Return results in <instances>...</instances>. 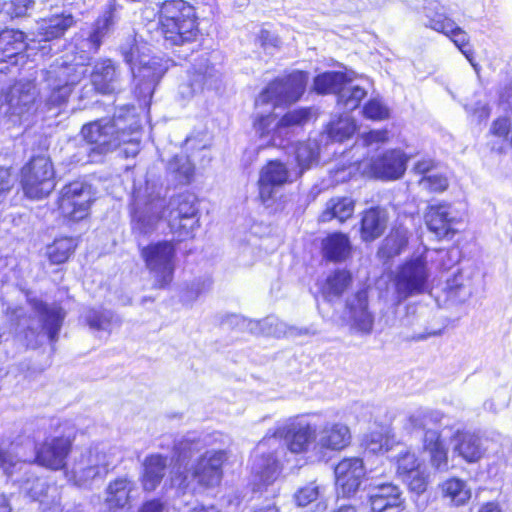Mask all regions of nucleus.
Instances as JSON below:
<instances>
[{
	"mask_svg": "<svg viewBox=\"0 0 512 512\" xmlns=\"http://www.w3.org/2000/svg\"><path fill=\"white\" fill-rule=\"evenodd\" d=\"M116 20L114 9L110 8L105 11L88 32H82L79 36L74 37L75 48L83 54L78 59L75 58L74 62L57 59L46 70L45 80L50 89L46 104L49 108L60 107L67 102L73 87L87 73L85 61L97 53L103 40L113 30Z\"/></svg>",
	"mask_w": 512,
	"mask_h": 512,
	"instance_id": "1",
	"label": "nucleus"
},
{
	"mask_svg": "<svg viewBox=\"0 0 512 512\" xmlns=\"http://www.w3.org/2000/svg\"><path fill=\"white\" fill-rule=\"evenodd\" d=\"M317 430L308 423L289 421L267 434L257 445L252 471L264 484L273 483L280 474V459L287 450L302 453L316 443Z\"/></svg>",
	"mask_w": 512,
	"mask_h": 512,
	"instance_id": "2",
	"label": "nucleus"
},
{
	"mask_svg": "<svg viewBox=\"0 0 512 512\" xmlns=\"http://www.w3.org/2000/svg\"><path fill=\"white\" fill-rule=\"evenodd\" d=\"M117 447L95 446L74 452L67 476L76 486L87 487L96 478L105 477L122 461Z\"/></svg>",
	"mask_w": 512,
	"mask_h": 512,
	"instance_id": "3",
	"label": "nucleus"
},
{
	"mask_svg": "<svg viewBox=\"0 0 512 512\" xmlns=\"http://www.w3.org/2000/svg\"><path fill=\"white\" fill-rule=\"evenodd\" d=\"M160 25L165 41L185 46L199 40L195 9L184 0H166L160 6Z\"/></svg>",
	"mask_w": 512,
	"mask_h": 512,
	"instance_id": "4",
	"label": "nucleus"
},
{
	"mask_svg": "<svg viewBox=\"0 0 512 512\" xmlns=\"http://www.w3.org/2000/svg\"><path fill=\"white\" fill-rule=\"evenodd\" d=\"M126 109V115L115 114L112 119H101L83 126L81 133L87 143L85 148L89 153V161H97L96 156L105 154L119 147L124 139V124L127 122L131 132L138 126L133 116Z\"/></svg>",
	"mask_w": 512,
	"mask_h": 512,
	"instance_id": "5",
	"label": "nucleus"
},
{
	"mask_svg": "<svg viewBox=\"0 0 512 512\" xmlns=\"http://www.w3.org/2000/svg\"><path fill=\"white\" fill-rule=\"evenodd\" d=\"M30 309L33 311L35 317H26L22 314V308L15 309L14 315L17 320V329L24 333L27 340V345L34 347L32 341L33 337L47 336L51 342H55L58 338V333L62 326L65 313L60 306H48L38 299H29Z\"/></svg>",
	"mask_w": 512,
	"mask_h": 512,
	"instance_id": "6",
	"label": "nucleus"
},
{
	"mask_svg": "<svg viewBox=\"0 0 512 512\" xmlns=\"http://www.w3.org/2000/svg\"><path fill=\"white\" fill-rule=\"evenodd\" d=\"M311 116L307 108L295 109L287 112L279 121L272 114L261 115L254 122V128L259 135L260 148L289 147L294 128L302 126Z\"/></svg>",
	"mask_w": 512,
	"mask_h": 512,
	"instance_id": "7",
	"label": "nucleus"
},
{
	"mask_svg": "<svg viewBox=\"0 0 512 512\" xmlns=\"http://www.w3.org/2000/svg\"><path fill=\"white\" fill-rule=\"evenodd\" d=\"M133 199L132 232L135 235H151L157 230L160 221L165 218V200L161 197L160 189L146 182L144 190L142 188L134 190Z\"/></svg>",
	"mask_w": 512,
	"mask_h": 512,
	"instance_id": "8",
	"label": "nucleus"
},
{
	"mask_svg": "<svg viewBox=\"0 0 512 512\" xmlns=\"http://www.w3.org/2000/svg\"><path fill=\"white\" fill-rule=\"evenodd\" d=\"M140 256L149 273L152 287L164 289L174 278L177 250L173 241L152 242L140 250Z\"/></svg>",
	"mask_w": 512,
	"mask_h": 512,
	"instance_id": "9",
	"label": "nucleus"
},
{
	"mask_svg": "<svg viewBox=\"0 0 512 512\" xmlns=\"http://www.w3.org/2000/svg\"><path fill=\"white\" fill-rule=\"evenodd\" d=\"M164 216L171 233L179 240L193 237L199 227L196 196L182 193L171 197L168 204H165Z\"/></svg>",
	"mask_w": 512,
	"mask_h": 512,
	"instance_id": "10",
	"label": "nucleus"
},
{
	"mask_svg": "<svg viewBox=\"0 0 512 512\" xmlns=\"http://www.w3.org/2000/svg\"><path fill=\"white\" fill-rule=\"evenodd\" d=\"M222 82V72L205 56L199 57L179 84L176 97L185 104L205 90H216Z\"/></svg>",
	"mask_w": 512,
	"mask_h": 512,
	"instance_id": "11",
	"label": "nucleus"
},
{
	"mask_svg": "<svg viewBox=\"0 0 512 512\" xmlns=\"http://www.w3.org/2000/svg\"><path fill=\"white\" fill-rule=\"evenodd\" d=\"M226 459L223 450H207L197 462L173 478V483L180 488H188L192 482L205 487L217 485L222 477V464Z\"/></svg>",
	"mask_w": 512,
	"mask_h": 512,
	"instance_id": "12",
	"label": "nucleus"
},
{
	"mask_svg": "<svg viewBox=\"0 0 512 512\" xmlns=\"http://www.w3.org/2000/svg\"><path fill=\"white\" fill-rule=\"evenodd\" d=\"M308 81V74L293 71L270 82L255 101L256 106L271 104L272 107L291 104L303 95Z\"/></svg>",
	"mask_w": 512,
	"mask_h": 512,
	"instance_id": "13",
	"label": "nucleus"
},
{
	"mask_svg": "<svg viewBox=\"0 0 512 512\" xmlns=\"http://www.w3.org/2000/svg\"><path fill=\"white\" fill-rule=\"evenodd\" d=\"M53 165L49 158L37 156L30 160L21 171V185L25 195L31 199L48 196L55 187Z\"/></svg>",
	"mask_w": 512,
	"mask_h": 512,
	"instance_id": "14",
	"label": "nucleus"
},
{
	"mask_svg": "<svg viewBox=\"0 0 512 512\" xmlns=\"http://www.w3.org/2000/svg\"><path fill=\"white\" fill-rule=\"evenodd\" d=\"M136 50L131 48L129 52H123L125 61L130 65L131 72L136 81V91L139 97L150 98L155 87L167 71V66L158 58H142L139 65L134 63Z\"/></svg>",
	"mask_w": 512,
	"mask_h": 512,
	"instance_id": "15",
	"label": "nucleus"
},
{
	"mask_svg": "<svg viewBox=\"0 0 512 512\" xmlns=\"http://www.w3.org/2000/svg\"><path fill=\"white\" fill-rule=\"evenodd\" d=\"M93 198L91 185L83 181H74L62 188L59 209L64 217L80 221L88 215Z\"/></svg>",
	"mask_w": 512,
	"mask_h": 512,
	"instance_id": "16",
	"label": "nucleus"
},
{
	"mask_svg": "<svg viewBox=\"0 0 512 512\" xmlns=\"http://www.w3.org/2000/svg\"><path fill=\"white\" fill-rule=\"evenodd\" d=\"M36 88L30 82H17L2 92L0 97V114L21 119L34 111Z\"/></svg>",
	"mask_w": 512,
	"mask_h": 512,
	"instance_id": "17",
	"label": "nucleus"
},
{
	"mask_svg": "<svg viewBox=\"0 0 512 512\" xmlns=\"http://www.w3.org/2000/svg\"><path fill=\"white\" fill-rule=\"evenodd\" d=\"M429 277L426 262L417 257L404 263L398 270L395 285L398 302L423 293Z\"/></svg>",
	"mask_w": 512,
	"mask_h": 512,
	"instance_id": "18",
	"label": "nucleus"
},
{
	"mask_svg": "<svg viewBox=\"0 0 512 512\" xmlns=\"http://www.w3.org/2000/svg\"><path fill=\"white\" fill-rule=\"evenodd\" d=\"M428 229L438 238H452L462 222L461 213L449 203L431 204L424 214Z\"/></svg>",
	"mask_w": 512,
	"mask_h": 512,
	"instance_id": "19",
	"label": "nucleus"
},
{
	"mask_svg": "<svg viewBox=\"0 0 512 512\" xmlns=\"http://www.w3.org/2000/svg\"><path fill=\"white\" fill-rule=\"evenodd\" d=\"M71 447L72 441L68 437L46 439L36 449L35 462L51 470H61L66 466Z\"/></svg>",
	"mask_w": 512,
	"mask_h": 512,
	"instance_id": "20",
	"label": "nucleus"
},
{
	"mask_svg": "<svg viewBox=\"0 0 512 512\" xmlns=\"http://www.w3.org/2000/svg\"><path fill=\"white\" fill-rule=\"evenodd\" d=\"M365 475L360 458H345L335 467L336 486L339 496L351 497L358 490Z\"/></svg>",
	"mask_w": 512,
	"mask_h": 512,
	"instance_id": "21",
	"label": "nucleus"
},
{
	"mask_svg": "<svg viewBox=\"0 0 512 512\" xmlns=\"http://www.w3.org/2000/svg\"><path fill=\"white\" fill-rule=\"evenodd\" d=\"M23 489L32 500L39 502L42 512H62L61 488L55 483L35 478L27 480Z\"/></svg>",
	"mask_w": 512,
	"mask_h": 512,
	"instance_id": "22",
	"label": "nucleus"
},
{
	"mask_svg": "<svg viewBox=\"0 0 512 512\" xmlns=\"http://www.w3.org/2000/svg\"><path fill=\"white\" fill-rule=\"evenodd\" d=\"M346 315L352 332L362 335L371 333L374 318L368 310V295L365 290L358 291L347 300Z\"/></svg>",
	"mask_w": 512,
	"mask_h": 512,
	"instance_id": "23",
	"label": "nucleus"
},
{
	"mask_svg": "<svg viewBox=\"0 0 512 512\" xmlns=\"http://www.w3.org/2000/svg\"><path fill=\"white\" fill-rule=\"evenodd\" d=\"M74 24L75 20L72 14L56 11L37 21L35 30L32 32V40L50 42L61 38Z\"/></svg>",
	"mask_w": 512,
	"mask_h": 512,
	"instance_id": "24",
	"label": "nucleus"
},
{
	"mask_svg": "<svg viewBox=\"0 0 512 512\" xmlns=\"http://www.w3.org/2000/svg\"><path fill=\"white\" fill-rule=\"evenodd\" d=\"M289 172L284 164L274 160L265 165L259 175V197L263 204L273 199L277 189L288 182Z\"/></svg>",
	"mask_w": 512,
	"mask_h": 512,
	"instance_id": "25",
	"label": "nucleus"
},
{
	"mask_svg": "<svg viewBox=\"0 0 512 512\" xmlns=\"http://www.w3.org/2000/svg\"><path fill=\"white\" fill-rule=\"evenodd\" d=\"M232 319L236 324L247 327L251 333H262L268 336L283 337L308 334V329H298L288 326L286 323L274 316L266 317L261 321L248 320L244 317L234 315Z\"/></svg>",
	"mask_w": 512,
	"mask_h": 512,
	"instance_id": "26",
	"label": "nucleus"
},
{
	"mask_svg": "<svg viewBox=\"0 0 512 512\" xmlns=\"http://www.w3.org/2000/svg\"><path fill=\"white\" fill-rule=\"evenodd\" d=\"M408 157L399 150L393 149L385 152L371 163V170L376 178L383 180H396L406 171Z\"/></svg>",
	"mask_w": 512,
	"mask_h": 512,
	"instance_id": "27",
	"label": "nucleus"
},
{
	"mask_svg": "<svg viewBox=\"0 0 512 512\" xmlns=\"http://www.w3.org/2000/svg\"><path fill=\"white\" fill-rule=\"evenodd\" d=\"M369 500L372 512H402L403 510L401 491L392 483L373 487Z\"/></svg>",
	"mask_w": 512,
	"mask_h": 512,
	"instance_id": "28",
	"label": "nucleus"
},
{
	"mask_svg": "<svg viewBox=\"0 0 512 512\" xmlns=\"http://www.w3.org/2000/svg\"><path fill=\"white\" fill-rule=\"evenodd\" d=\"M91 82L99 93H113L120 88V70L111 59H101L93 66Z\"/></svg>",
	"mask_w": 512,
	"mask_h": 512,
	"instance_id": "29",
	"label": "nucleus"
},
{
	"mask_svg": "<svg viewBox=\"0 0 512 512\" xmlns=\"http://www.w3.org/2000/svg\"><path fill=\"white\" fill-rule=\"evenodd\" d=\"M350 441L351 433L347 425L327 422L317 432L315 448L337 451L347 447Z\"/></svg>",
	"mask_w": 512,
	"mask_h": 512,
	"instance_id": "30",
	"label": "nucleus"
},
{
	"mask_svg": "<svg viewBox=\"0 0 512 512\" xmlns=\"http://www.w3.org/2000/svg\"><path fill=\"white\" fill-rule=\"evenodd\" d=\"M453 453L468 463L478 462L485 453L481 438L471 432L457 431L453 438Z\"/></svg>",
	"mask_w": 512,
	"mask_h": 512,
	"instance_id": "31",
	"label": "nucleus"
},
{
	"mask_svg": "<svg viewBox=\"0 0 512 512\" xmlns=\"http://www.w3.org/2000/svg\"><path fill=\"white\" fill-rule=\"evenodd\" d=\"M221 435L217 432L212 434L189 433L175 444V453L177 461L182 462L193 456L194 453L200 452L204 448L213 446Z\"/></svg>",
	"mask_w": 512,
	"mask_h": 512,
	"instance_id": "32",
	"label": "nucleus"
},
{
	"mask_svg": "<svg viewBox=\"0 0 512 512\" xmlns=\"http://www.w3.org/2000/svg\"><path fill=\"white\" fill-rule=\"evenodd\" d=\"M423 449L429 454L431 466L438 472L449 469L448 451L437 430H427L424 434Z\"/></svg>",
	"mask_w": 512,
	"mask_h": 512,
	"instance_id": "33",
	"label": "nucleus"
},
{
	"mask_svg": "<svg viewBox=\"0 0 512 512\" xmlns=\"http://www.w3.org/2000/svg\"><path fill=\"white\" fill-rule=\"evenodd\" d=\"M135 483L126 476L118 477L109 482L106 488L105 503L110 510L123 509L130 501V493L134 490Z\"/></svg>",
	"mask_w": 512,
	"mask_h": 512,
	"instance_id": "34",
	"label": "nucleus"
},
{
	"mask_svg": "<svg viewBox=\"0 0 512 512\" xmlns=\"http://www.w3.org/2000/svg\"><path fill=\"white\" fill-rule=\"evenodd\" d=\"M167 468V457L160 454H152L143 462L141 483L145 491H154L161 483Z\"/></svg>",
	"mask_w": 512,
	"mask_h": 512,
	"instance_id": "35",
	"label": "nucleus"
},
{
	"mask_svg": "<svg viewBox=\"0 0 512 512\" xmlns=\"http://www.w3.org/2000/svg\"><path fill=\"white\" fill-rule=\"evenodd\" d=\"M387 222L385 209L375 207L365 211L361 220V238L366 242L379 238L384 233Z\"/></svg>",
	"mask_w": 512,
	"mask_h": 512,
	"instance_id": "36",
	"label": "nucleus"
},
{
	"mask_svg": "<svg viewBox=\"0 0 512 512\" xmlns=\"http://www.w3.org/2000/svg\"><path fill=\"white\" fill-rule=\"evenodd\" d=\"M351 252V243L347 235L332 233L322 241V253L326 260L344 261Z\"/></svg>",
	"mask_w": 512,
	"mask_h": 512,
	"instance_id": "37",
	"label": "nucleus"
},
{
	"mask_svg": "<svg viewBox=\"0 0 512 512\" xmlns=\"http://www.w3.org/2000/svg\"><path fill=\"white\" fill-rule=\"evenodd\" d=\"M26 36L22 31L5 29L0 32V62L15 58L27 47Z\"/></svg>",
	"mask_w": 512,
	"mask_h": 512,
	"instance_id": "38",
	"label": "nucleus"
},
{
	"mask_svg": "<svg viewBox=\"0 0 512 512\" xmlns=\"http://www.w3.org/2000/svg\"><path fill=\"white\" fill-rule=\"evenodd\" d=\"M350 284V273L344 269H337L327 276L321 287L322 296L325 300L332 302L340 298Z\"/></svg>",
	"mask_w": 512,
	"mask_h": 512,
	"instance_id": "39",
	"label": "nucleus"
},
{
	"mask_svg": "<svg viewBox=\"0 0 512 512\" xmlns=\"http://www.w3.org/2000/svg\"><path fill=\"white\" fill-rule=\"evenodd\" d=\"M423 13L426 18L425 26L442 34L452 28L455 22L447 16L445 7L437 1L427 3L423 8Z\"/></svg>",
	"mask_w": 512,
	"mask_h": 512,
	"instance_id": "40",
	"label": "nucleus"
},
{
	"mask_svg": "<svg viewBox=\"0 0 512 512\" xmlns=\"http://www.w3.org/2000/svg\"><path fill=\"white\" fill-rule=\"evenodd\" d=\"M446 294L448 300L453 303H465L473 294V284L468 276L459 272L448 279L446 283Z\"/></svg>",
	"mask_w": 512,
	"mask_h": 512,
	"instance_id": "41",
	"label": "nucleus"
},
{
	"mask_svg": "<svg viewBox=\"0 0 512 512\" xmlns=\"http://www.w3.org/2000/svg\"><path fill=\"white\" fill-rule=\"evenodd\" d=\"M354 211V202L348 197H336L330 199L326 204V209L321 214L323 222L337 219L344 222L350 218Z\"/></svg>",
	"mask_w": 512,
	"mask_h": 512,
	"instance_id": "42",
	"label": "nucleus"
},
{
	"mask_svg": "<svg viewBox=\"0 0 512 512\" xmlns=\"http://www.w3.org/2000/svg\"><path fill=\"white\" fill-rule=\"evenodd\" d=\"M442 418L439 411L420 408L408 416L405 427L410 430L423 429L426 432L432 430L429 427L440 423Z\"/></svg>",
	"mask_w": 512,
	"mask_h": 512,
	"instance_id": "43",
	"label": "nucleus"
},
{
	"mask_svg": "<svg viewBox=\"0 0 512 512\" xmlns=\"http://www.w3.org/2000/svg\"><path fill=\"white\" fill-rule=\"evenodd\" d=\"M346 80L347 76L343 72H325L315 77L314 89L320 94L334 93L338 95Z\"/></svg>",
	"mask_w": 512,
	"mask_h": 512,
	"instance_id": "44",
	"label": "nucleus"
},
{
	"mask_svg": "<svg viewBox=\"0 0 512 512\" xmlns=\"http://www.w3.org/2000/svg\"><path fill=\"white\" fill-rule=\"evenodd\" d=\"M367 95V91L358 86L352 85L347 79L337 96V104L344 110L353 111Z\"/></svg>",
	"mask_w": 512,
	"mask_h": 512,
	"instance_id": "45",
	"label": "nucleus"
},
{
	"mask_svg": "<svg viewBox=\"0 0 512 512\" xmlns=\"http://www.w3.org/2000/svg\"><path fill=\"white\" fill-rule=\"evenodd\" d=\"M442 492L446 498L456 505H464L471 498V490L465 481L451 478L442 484Z\"/></svg>",
	"mask_w": 512,
	"mask_h": 512,
	"instance_id": "46",
	"label": "nucleus"
},
{
	"mask_svg": "<svg viewBox=\"0 0 512 512\" xmlns=\"http://www.w3.org/2000/svg\"><path fill=\"white\" fill-rule=\"evenodd\" d=\"M356 131L355 121L348 115L332 120L327 126L328 137L335 142L349 139Z\"/></svg>",
	"mask_w": 512,
	"mask_h": 512,
	"instance_id": "47",
	"label": "nucleus"
},
{
	"mask_svg": "<svg viewBox=\"0 0 512 512\" xmlns=\"http://www.w3.org/2000/svg\"><path fill=\"white\" fill-rule=\"evenodd\" d=\"M76 248V242L73 238L64 237L56 239L48 247L47 254L53 264H61L68 260Z\"/></svg>",
	"mask_w": 512,
	"mask_h": 512,
	"instance_id": "48",
	"label": "nucleus"
},
{
	"mask_svg": "<svg viewBox=\"0 0 512 512\" xmlns=\"http://www.w3.org/2000/svg\"><path fill=\"white\" fill-rule=\"evenodd\" d=\"M168 172L175 176V179L181 184H187L191 181L194 174V166L185 155H176L168 163Z\"/></svg>",
	"mask_w": 512,
	"mask_h": 512,
	"instance_id": "49",
	"label": "nucleus"
},
{
	"mask_svg": "<svg viewBox=\"0 0 512 512\" xmlns=\"http://www.w3.org/2000/svg\"><path fill=\"white\" fill-rule=\"evenodd\" d=\"M295 155L300 173H303L317 162L319 156L318 145L315 141L299 143L295 149Z\"/></svg>",
	"mask_w": 512,
	"mask_h": 512,
	"instance_id": "50",
	"label": "nucleus"
},
{
	"mask_svg": "<svg viewBox=\"0 0 512 512\" xmlns=\"http://www.w3.org/2000/svg\"><path fill=\"white\" fill-rule=\"evenodd\" d=\"M443 34L449 37L467 60L475 67L476 65L473 63L474 52L470 45L468 34L455 22L453 23V27L447 29Z\"/></svg>",
	"mask_w": 512,
	"mask_h": 512,
	"instance_id": "51",
	"label": "nucleus"
},
{
	"mask_svg": "<svg viewBox=\"0 0 512 512\" xmlns=\"http://www.w3.org/2000/svg\"><path fill=\"white\" fill-rule=\"evenodd\" d=\"M391 439L380 431H374L363 439V447L367 453L379 454L392 449Z\"/></svg>",
	"mask_w": 512,
	"mask_h": 512,
	"instance_id": "52",
	"label": "nucleus"
},
{
	"mask_svg": "<svg viewBox=\"0 0 512 512\" xmlns=\"http://www.w3.org/2000/svg\"><path fill=\"white\" fill-rule=\"evenodd\" d=\"M394 459L397 464V473L401 477H404L407 474L422 468V463L419 461L416 455L402 446L400 447V450Z\"/></svg>",
	"mask_w": 512,
	"mask_h": 512,
	"instance_id": "53",
	"label": "nucleus"
},
{
	"mask_svg": "<svg viewBox=\"0 0 512 512\" xmlns=\"http://www.w3.org/2000/svg\"><path fill=\"white\" fill-rule=\"evenodd\" d=\"M86 323L93 330H108L114 314L105 309H87L83 315Z\"/></svg>",
	"mask_w": 512,
	"mask_h": 512,
	"instance_id": "54",
	"label": "nucleus"
},
{
	"mask_svg": "<svg viewBox=\"0 0 512 512\" xmlns=\"http://www.w3.org/2000/svg\"><path fill=\"white\" fill-rule=\"evenodd\" d=\"M363 115L371 120L381 121L389 118V108L378 98L369 100L363 107Z\"/></svg>",
	"mask_w": 512,
	"mask_h": 512,
	"instance_id": "55",
	"label": "nucleus"
},
{
	"mask_svg": "<svg viewBox=\"0 0 512 512\" xmlns=\"http://www.w3.org/2000/svg\"><path fill=\"white\" fill-rule=\"evenodd\" d=\"M418 185L428 192H443L448 188V179L442 175L437 173H432L426 176L421 177L418 181Z\"/></svg>",
	"mask_w": 512,
	"mask_h": 512,
	"instance_id": "56",
	"label": "nucleus"
},
{
	"mask_svg": "<svg viewBox=\"0 0 512 512\" xmlns=\"http://www.w3.org/2000/svg\"><path fill=\"white\" fill-rule=\"evenodd\" d=\"M403 481L407 484L410 491L421 494L423 493L428 484V475L425 469L422 467L406 476L402 477Z\"/></svg>",
	"mask_w": 512,
	"mask_h": 512,
	"instance_id": "57",
	"label": "nucleus"
},
{
	"mask_svg": "<svg viewBox=\"0 0 512 512\" xmlns=\"http://www.w3.org/2000/svg\"><path fill=\"white\" fill-rule=\"evenodd\" d=\"M27 465L9 450H0V468L8 475H13Z\"/></svg>",
	"mask_w": 512,
	"mask_h": 512,
	"instance_id": "58",
	"label": "nucleus"
},
{
	"mask_svg": "<svg viewBox=\"0 0 512 512\" xmlns=\"http://www.w3.org/2000/svg\"><path fill=\"white\" fill-rule=\"evenodd\" d=\"M321 487L315 482L300 488L295 494V501L298 506L304 507L315 501L320 495Z\"/></svg>",
	"mask_w": 512,
	"mask_h": 512,
	"instance_id": "59",
	"label": "nucleus"
},
{
	"mask_svg": "<svg viewBox=\"0 0 512 512\" xmlns=\"http://www.w3.org/2000/svg\"><path fill=\"white\" fill-rule=\"evenodd\" d=\"M256 43L267 53H274L280 46V39L268 30H261L256 38Z\"/></svg>",
	"mask_w": 512,
	"mask_h": 512,
	"instance_id": "60",
	"label": "nucleus"
},
{
	"mask_svg": "<svg viewBox=\"0 0 512 512\" xmlns=\"http://www.w3.org/2000/svg\"><path fill=\"white\" fill-rule=\"evenodd\" d=\"M34 0H11L7 12L11 17H22L33 6Z\"/></svg>",
	"mask_w": 512,
	"mask_h": 512,
	"instance_id": "61",
	"label": "nucleus"
},
{
	"mask_svg": "<svg viewBox=\"0 0 512 512\" xmlns=\"http://www.w3.org/2000/svg\"><path fill=\"white\" fill-rule=\"evenodd\" d=\"M436 260L439 261L440 268L443 270L450 269L458 261L457 250H440L436 253Z\"/></svg>",
	"mask_w": 512,
	"mask_h": 512,
	"instance_id": "62",
	"label": "nucleus"
},
{
	"mask_svg": "<svg viewBox=\"0 0 512 512\" xmlns=\"http://www.w3.org/2000/svg\"><path fill=\"white\" fill-rule=\"evenodd\" d=\"M388 140L387 130H373L362 136L364 146L370 147L373 144L384 143Z\"/></svg>",
	"mask_w": 512,
	"mask_h": 512,
	"instance_id": "63",
	"label": "nucleus"
},
{
	"mask_svg": "<svg viewBox=\"0 0 512 512\" xmlns=\"http://www.w3.org/2000/svg\"><path fill=\"white\" fill-rule=\"evenodd\" d=\"M510 131V122L508 118L500 117L496 119L490 128V132L492 135L500 138L507 139V136Z\"/></svg>",
	"mask_w": 512,
	"mask_h": 512,
	"instance_id": "64",
	"label": "nucleus"
}]
</instances>
